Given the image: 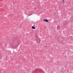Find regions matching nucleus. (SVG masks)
I'll return each mask as SVG.
<instances>
[{
	"mask_svg": "<svg viewBox=\"0 0 73 73\" xmlns=\"http://www.w3.org/2000/svg\"><path fill=\"white\" fill-rule=\"evenodd\" d=\"M36 41L37 43H39V42H40V39H39V38H36Z\"/></svg>",
	"mask_w": 73,
	"mask_h": 73,
	"instance_id": "nucleus-1",
	"label": "nucleus"
},
{
	"mask_svg": "<svg viewBox=\"0 0 73 73\" xmlns=\"http://www.w3.org/2000/svg\"><path fill=\"white\" fill-rule=\"evenodd\" d=\"M32 28H33V29H35V27L33 26H32Z\"/></svg>",
	"mask_w": 73,
	"mask_h": 73,
	"instance_id": "nucleus-3",
	"label": "nucleus"
},
{
	"mask_svg": "<svg viewBox=\"0 0 73 73\" xmlns=\"http://www.w3.org/2000/svg\"><path fill=\"white\" fill-rule=\"evenodd\" d=\"M43 21H45L46 22H48V20L47 19H44L43 20Z\"/></svg>",
	"mask_w": 73,
	"mask_h": 73,
	"instance_id": "nucleus-2",
	"label": "nucleus"
},
{
	"mask_svg": "<svg viewBox=\"0 0 73 73\" xmlns=\"http://www.w3.org/2000/svg\"><path fill=\"white\" fill-rule=\"evenodd\" d=\"M1 4V3H0V5Z\"/></svg>",
	"mask_w": 73,
	"mask_h": 73,
	"instance_id": "nucleus-5",
	"label": "nucleus"
},
{
	"mask_svg": "<svg viewBox=\"0 0 73 73\" xmlns=\"http://www.w3.org/2000/svg\"><path fill=\"white\" fill-rule=\"evenodd\" d=\"M62 1H63V3H64V0H62Z\"/></svg>",
	"mask_w": 73,
	"mask_h": 73,
	"instance_id": "nucleus-4",
	"label": "nucleus"
}]
</instances>
